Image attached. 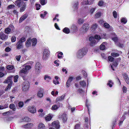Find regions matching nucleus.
I'll return each instance as SVG.
<instances>
[{
  "instance_id": "1",
  "label": "nucleus",
  "mask_w": 129,
  "mask_h": 129,
  "mask_svg": "<svg viewBox=\"0 0 129 129\" xmlns=\"http://www.w3.org/2000/svg\"><path fill=\"white\" fill-rule=\"evenodd\" d=\"M87 48L84 47L79 50L77 53V57L79 58H82L86 54L87 51Z\"/></svg>"
},
{
  "instance_id": "2",
  "label": "nucleus",
  "mask_w": 129,
  "mask_h": 129,
  "mask_svg": "<svg viewBox=\"0 0 129 129\" xmlns=\"http://www.w3.org/2000/svg\"><path fill=\"white\" fill-rule=\"evenodd\" d=\"M101 39L100 36L99 35H96L94 36V38L93 37H90L89 39V41L90 42V45L91 46H93L95 45L97 43V40H100Z\"/></svg>"
},
{
  "instance_id": "3",
  "label": "nucleus",
  "mask_w": 129,
  "mask_h": 129,
  "mask_svg": "<svg viewBox=\"0 0 129 129\" xmlns=\"http://www.w3.org/2000/svg\"><path fill=\"white\" fill-rule=\"evenodd\" d=\"M50 54V52L46 49H45L43 54V58L44 60H47Z\"/></svg>"
},
{
  "instance_id": "4",
  "label": "nucleus",
  "mask_w": 129,
  "mask_h": 129,
  "mask_svg": "<svg viewBox=\"0 0 129 129\" xmlns=\"http://www.w3.org/2000/svg\"><path fill=\"white\" fill-rule=\"evenodd\" d=\"M89 28V25L87 23H85L83 25L80 30L83 33H85L88 30Z\"/></svg>"
},
{
  "instance_id": "5",
  "label": "nucleus",
  "mask_w": 129,
  "mask_h": 129,
  "mask_svg": "<svg viewBox=\"0 0 129 129\" xmlns=\"http://www.w3.org/2000/svg\"><path fill=\"white\" fill-rule=\"evenodd\" d=\"M23 86L22 88V90L23 91H26L27 90L29 87V83L28 81H26L24 82Z\"/></svg>"
},
{
  "instance_id": "6",
  "label": "nucleus",
  "mask_w": 129,
  "mask_h": 129,
  "mask_svg": "<svg viewBox=\"0 0 129 129\" xmlns=\"http://www.w3.org/2000/svg\"><path fill=\"white\" fill-rule=\"evenodd\" d=\"M14 26L11 24L8 27L6 28L5 30V33L8 34L10 33V32L14 31Z\"/></svg>"
},
{
  "instance_id": "7",
  "label": "nucleus",
  "mask_w": 129,
  "mask_h": 129,
  "mask_svg": "<svg viewBox=\"0 0 129 129\" xmlns=\"http://www.w3.org/2000/svg\"><path fill=\"white\" fill-rule=\"evenodd\" d=\"M15 3L16 5L18 7H20L26 4V3L24 2L22 0H17L15 1Z\"/></svg>"
},
{
  "instance_id": "8",
  "label": "nucleus",
  "mask_w": 129,
  "mask_h": 129,
  "mask_svg": "<svg viewBox=\"0 0 129 129\" xmlns=\"http://www.w3.org/2000/svg\"><path fill=\"white\" fill-rule=\"evenodd\" d=\"M13 78V76H11L7 78V79L4 82V83H10L9 84H12L13 83L12 80Z\"/></svg>"
},
{
  "instance_id": "9",
  "label": "nucleus",
  "mask_w": 129,
  "mask_h": 129,
  "mask_svg": "<svg viewBox=\"0 0 129 129\" xmlns=\"http://www.w3.org/2000/svg\"><path fill=\"white\" fill-rule=\"evenodd\" d=\"M59 118L61 120H62L63 122L66 121L67 119V115L66 114L64 113L59 115Z\"/></svg>"
},
{
  "instance_id": "10",
  "label": "nucleus",
  "mask_w": 129,
  "mask_h": 129,
  "mask_svg": "<svg viewBox=\"0 0 129 129\" xmlns=\"http://www.w3.org/2000/svg\"><path fill=\"white\" fill-rule=\"evenodd\" d=\"M8 36L5 34L3 32H1L0 33V39L1 40H6L7 39Z\"/></svg>"
},
{
  "instance_id": "11",
  "label": "nucleus",
  "mask_w": 129,
  "mask_h": 129,
  "mask_svg": "<svg viewBox=\"0 0 129 129\" xmlns=\"http://www.w3.org/2000/svg\"><path fill=\"white\" fill-rule=\"evenodd\" d=\"M28 111L31 113H34L36 112V108L34 106H29L28 107Z\"/></svg>"
},
{
  "instance_id": "12",
  "label": "nucleus",
  "mask_w": 129,
  "mask_h": 129,
  "mask_svg": "<svg viewBox=\"0 0 129 129\" xmlns=\"http://www.w3.org/2000/svg\"><path fill=\"white\" fill-rule=\"evenodd\" d=\"M41 67V64L39 62H37L36 63L35 66V69L36 72L37 73H39L40 71V68Z\"/></svg>"
},
{
  "instance_id": "13",
  "label": "nucleus",
  "mask_w": 129,
  "mask_h": 129,
  "mask_svg": "<svg viewBox=\"0 0 129 129\" xmlns=\"http://www.w3.org/2000/svg\"><path fill=\"white\" fill-rule=\"evenodd\" d=\"M52 125L53 127H55L57 129L59 128V123L58 121L53 122L52 123Z\"/></svg>"
},
{
  "instance_id": "14",
  "label": "nucleus",
  "mask_w": 129,
  "mask_h": 129,
  "mask_svg": "<svg viewBox=\"0 0 129 129\" xmlns=\"http://www.w3.org/2000/svg\"><path fill=\"white\" fill-rule=\"evenodd\" d=\"M123 78L125 80L127 84L129 83V79L128 75L126 73H124L122 74Z\"/></svg>"
},
{
  "instance_id": "15",
  "label": "nucleus",
  "mask_w": 129,
  "mask_h": 129,
  "mask_svg": "<svg viewBox=\"0 0 129 129\" xmlns=\"http://www.w3.org/2000/svg\"><path fill=\"white\" fill-rule=\"evenodd\" d=\"M28 16V14H25L21 17L19 21V23H21L25 20L27 17Z\"/></svg>"
},
{
  "instance_id": "16",
  "label": "nucleus",
  "mask_w": 129,
  "mask_h": 129,
  "mask_svg": "<svg viewBox=\"0 0 129 129\" xmlns=\"http://www.w3.org/2000/svg\"><path fill=\"white\" fill-rule=\"evenodd\" d=\"M33 124L32 123H28L24 125L21 126L22 127H23L25 128H28L33 127Z\"/></svg>"
},
{
  "instance_id": "17",
  "label": "nucleus",
  "mask_w": 129,
  "mask_h": 129,
  "mask_svg": "<svg viewBox=\"0 0 129 129\" xmlns=\"http://www.w3.org/2000/svg\"><path fill=\"white\" fill-rule=\"evenodd\" d=\"M16 48L18 49H20L23 47V43L18 41L16 44Z\"/></svg>"
},
{
  "instance_id": "18",
  "label": "nucleus",
  "mask_w": 129,
  "mask_h": 129,
  "mask_svg": "<svg viewBox=\"0 0 129 129\" xmlns=\"http://www.w3.org/2000/svg\"><path fill=\"white\" fill-rule=\"evenodd\" d=\"M32 42L31 39L30 38L28 39L25 42V45L26 47H28L31 46Z\"/></svg>"
},
{
  "instance_id": "19",
  "label": "nucleus",
  "mask_w": 129,
  "mask_h": 129,
  "mask_svg": "<svg viewBox=\"0 0 129 129\" xmlns=\"http://www.w3.org/2000/svg\"><path fill=\"white\" fill-rule=\"evenodd\" d=\"M43 89L40 88V90L38 92L37 94L38 96L40 98L42 97L43 96Z\"/></svg>"
},
{
  "instance_id": "20",
  "label": "nucleus",
  "mask_w": 129,
  "mask_h": 129,
  "mask_svg": "<svg viewBox=\"0 0 129 129\" xmlns=\"http://www.w3.org/2000/svg\"><path fill=\"white\" fill-rule=\"evenodd\" d=\"M73 77H69V79L67 80L66 84V85L67 87H69L70 86V83L73 80Z\"/></svg>"
},
{
  "instance_id": "21",
  "label": "nucleus",
  "mask_w": 129,
  "mask_h": 129,
  "mask_svg": "<svg viewBox=\"0 0 129 129\" xmlns=\"http://www.w3.org/2000/svg\"><path fill=\"white\" fill-rule=\"evenodd\" d=\"M30 119L28 117H26L22 118L21 120V122L29 121L30 120Z\"/></svg>"
},
{
  "instance_id": "22",
  "label": "nucleus",
  "mask_w": 129,
  "mask_h": 129,
  "mask_svg": "<svg viewBox=\"0 0 129 129\" xmlns=\"http://www.w3.org/2000/svg\"><path fill=\"white\" fill-rule=\"evenodd\" d=\"M45 126L42 123H40L38 125V129H45Z\"/></svg>"
},
{
  "instance_id": "23",
  "label": "nucleus",
  "mask_w": 129,
  "mask_h": 129,
  "mask_svg": "<svg viewBox=\"0 0 129 129\" xmlns=\"http://www.w3.org/2000/svg\"><path fill=\"white\" fill-rule=\"evenodd\" d=\"M72 31L74 32H76L77 30V29L76 26L75 25H73L71 27Z\"/></svg>"
},
{
  "instance_id": "24",
  "label": "nucleus",
  "mask_w": 129,
  "mask_h": 129,
  "mask_svg": "<svg viewBox=\"0 0 129 129\" xmlns=\"http://www.w3.org/2000/svg\"><path fill=\"white\" fill-rule=\"evenodd\" d=\"M63 32L66 34H68L70 32L69 29L67 27L64 28L63 30Z\"/></svg>"
},
{
  "instance_id": "25",
  "label": "nucleus",
  "mask_w": 129,
  "mask_h": 129,
  "mask_svg": "<svg viewBox=\"0 0 129 129\" xmlns=\"http://www.w3.org/2000/svg\"><path fill=\"white\" fill-rule=\"evenodd\" d=\"M26 8V4H24L22 6V7L20 8V12H21L24 11L25 10Z\"/></svg>"
},
{
  "instance_id": "26",
  "label": "nucleus",
  "mask_w": 129,
  "mask_h": 129,
  "mask_svg": "<svg viewBox=\"0 0 129 129\" xmlns=\"http://www.w3.org/2000/svg\"><path fill=\"white\" fill-rule=\"evenodd\" d=\"M31 41L32 42V46H35L37 42V39L35 38H33L31 40Z\"/></svg>"
},
{
  "instance_id": "27",
  "label": "nucleus",
  "mask_w": 129,
  "mask_h": 129,
  "mask_svg": "<svg viewBox=\"0 0 129 129\" xmlns=\"http://www.w3.org/2000/svg\"><path fill=\"white\" fill-rule=\"evenodd\" d=\"M80 85L83 87H85L86 85V83L84 81H81L80 82Z\"/></svg>"
},
{
  "instance_id": "28",
  "label": "nucleus",
  "mask_w": 129,
  "mask_h": 129,
  "mask_svg": "<svg viewBox=\"0 0 129 129\" xmlns=\"http://www.w3.org/2000/svg\"><path fill=\"white\" fill-rule=\"evenodd\" d=\"M101 12H97L95 14L94 17L96 18H99L101 16Z\"/></svg>"
},
{
  "instance_id": "29",
  "label": "nucleus",
  "mask_w": 129,
  "mask_h": 129,
  "mask_svg": "<svg viewBox=\"0 0 129 129\" xmlns=\"http://www.w3.org/2000/svg\"><path fill=\"white\" fill-rule=\"evenodd\" d=\"M10 108L13 109V110L14 111L16 110V108L15 107V105L14 104H11L9 106Z\"/></svg>"
},
{
  "instance_id": "30",
  "label": "nucleus",
  "mask_w": 129,
  "mask_h": 129,
  "mask_svg": "<svg viewBox=\"0 0 129 129\" xmlns=\"http://www.w3.org/2000/svg\"><path fill=\"white\" fill-rule=\"evenodd\" d=\"M12 113L11 111H10L4 113L3 114L4 115H9L11 114Z\"/></svg>"
},
{
  "instance_id": "31",
  "label": "nucleus",
  "mask_w": 129,
  "mask_h": 129,
  "mask_svg": "<svg viewBox=\"0 0 129 129\" xmlns=\"http://www.w3.org/2000/svg\"><path fill=\"white\" fill-rule=\"evenodd\" d=\"M64 97V95H62V96L57 98L56 100L57 101H61L63 100Z\"/></svg>"
},
{
  "instance_id": "32",
  "label": "nucleus",
  "mask_w": 129,
  "mask_h": 129,
  "mask_svg": "<svg viewBox=\"0 0 129 129\" xmlns=\"http://www.w3.org/2000/svg\"><path fill=\"white\" fill-rule=\"evenodd\" d=\"M11 85L12 84H9L7 86V87L5 88V91H6L10 89L11 88Z\"/></svg>"
},
{
  "instance_id": "33",
  "label": "nucleus",
  "mask_w": 129,
  "mask_h": 129,
  "mask_svg": "<svg viewBox=\"0 0 129 129\" xmlns=\"http://www.w3.org/2000/svg\"><path fill=\"white\" fill-rule=\"evenodd\" d=\"M105 43V42H103L100 46V49L102 50H104L105 48V46L103 44Z\"/></svg>"
},
{
  "instance_id": "34",
  "label": "nucleus",
  "mask_w": 129,
  "mask_h": 129,
  "mask_svg": "<svg viewBox=\"0 0 129 129\" xmlns=\"http://www.w3.org/2000/svg\"><path fill=\"white\" fill-rule=\"evenodd\" d=\"M84 22V20L83 18H80L78 19V23L79 24H83Z\"/></svg>"
},
{
  "instance_id": "35",
  "label": "nucleus",
  "mask_w": 129,
  "mask_h": 129,
  "mask_svg": "<svg viewBox=\"0 0 129 129\" xmlns=\"http://www.w3.org/2000/svg\"><path fill=\"white\" fill-rule=\"evenodd\" d=\"M26 38L23 37H22L19 41L21 43H23V42H24L26 40Z\"/></svg>"
},
{
  "instance_id": "36",
  "label": "nucleus",
  "mask_w": 129,
  "mask_h": 129,
  "mask_svg": "<svg viewBox=\"0 0 129 129\" xmlns=\"http://www.w3.org/2000/svg\"><path fill=\"white\" fill-rule=\"evenodd\" d=\"M52 118V116L50 115L47 116L45 118V119L47 121H50Z\"/></svg>"
},
{
  "instance_id": "37",
  "label": "nucleus",
  "mask_w": 129,
  "mask_h": 129,
  "mask_svg": "<svg viewBox=\"0 0 129 129\" xmlns=\"http://www.w3.org/2000/svg\"><path fill=\"white\" fill-rule=\"evenodd\" d=\"M113 82L111 80H109L108 81V82L107 83L108 85H109V87H111L112 86V84H113Z\"/></svg>"
},
{
  "instance_id": "38",
  "label": "nucleus",
  "mask_w": 129,
  "mask_h": 129,
  "mask_svg": "<svg viewBox=\"0 0 129 129\" xmlns=\"http://www.w3.org/2000/svg\"><path fill=\"white\" fill-rule=\"evenodd\" d=\"M119 54L116 53H111V55L114 57H116L119 56Z\"/></svg>"
},
{
  "instance_id": "39",
  "label": "nucleus",
  "mask_w": 129,
  "mask_h": 129,
  "mask_svg": "<svg viewBox=\"0 0 129 129\" xmlns=\"http://www.w3.org/2000/svg\"><path fill=\"white\" fill-rule=\"evenodd\" d=\"M47 3L46 0H40V3L42 5L45 4Z\"/></svg>"
},
{
  "instance_id": "40",
  "label": "nucleus",
  "mask_w": 129,
  "mask_h": 129,
  "mask_svg": "<svg viewBox=\"0 0 129 129\" xmlns=\"http://www.w3.org/2000/svg\"><path fill=\"white\" fill-rule=\"evenodd\" d=\"M18 105L20 108H22L23 105V103L22 102H20L18 103Z\"/></svg>"
},
{
  "instance_id": "41",
  "label": "nucleus",
  "mask_w": 129,
  "mask_h": 129,
  "mask_svg": "<svg viewBox=\"0 0 129 129\" xmlns=\"http://www.w3.org/2000/svg\"><path fill=\"white\" fill-rule=\"evenodd\" d=\"M108 59L109 61L112 62L114 61V58L112 56H109L108 57Z\"/></svg>"
},
{
  "instance_id": "42",
  "label": "nucleus",
  "mask_w": 129,
  "mask_h": 129,
  "mask_svg": "<svg viewBox=\"0 0 129 129\" xmlns=\"http://www.w3.org/2000/svg\"><path fill=\"white\" fill-rule=\"evenodd\" d=\"M95 9V8H92L89 11V13L91 14H92L94 12Z\"/></svg>"
},
{
  "instance_id": "43",
  "label": "nucleus",
  "mask_w": 129,
  "mask_h": 129,
  "mask_svg": "<svg viewBox=\"0 0 129 129\" xmlns=\"http://www.w3.org/2000/svg\"><path fill=\"white\" fill-rule=\"evenodd\" d=\"M7 69L9 70L12 69L13 68V67L12 66L8 65L7 67Z\"/></svg>"
},
{
  "instance_id": "44",
  "label": "nucleus",
  "mask_w": 129,
  "mask_h": 129,
  "mask_svg": "<svg viewBox=\"0 0 129 129\" xmlns=\"http://www.w3.org/2000/svg\"><path fill=\"white\" fill-rule=\"evenodd\" d=\"M78 2L76 3L73 6V8L77 10L78 8Z\"/></svg>"
},
{
  "instance_id": "45",
  "label": "nucleus",
  "mask_w": 129,
  "mask_h": 129,
  "mask_svg": "<svg viewBox=\"0 0 129 129\" xmlns=\"http://www.w3.org/2000/svg\"><path fill=\"white\" fill-rule=\"evenodd\" d=\"M51 108L52 110H56L58 108V107H57V105H53L52 106Z\"/></svg>"
},
{
  "instance_id": "46",
  "label": "nucleus",
  "mask_w": 129,
  "mask_h": 129,
  "mask_svg": "<svg viewBox=\"0 0 129 129\" xmlns=\"http://www.w3.org/2000/svg\"><path fill=\"white\" fill-rule=\"evenodd\" d=\"M35 5L36 6L37 10H39L40 9V7L41 6L40 4H36Z\"/></svg>"
},
{
  "instance_id": "47",
  "label": "nucleus",
  "mask_w": 129,
  "mask_h": 129,
  "mask_svg": "<svg viewBox=\"0 0 129 129\" xmlns=\"http://www.w3.org/2000/svg\"><path fill=\"white\" fill-rule=\"evenodd\" d=\"M18 76L17 75L15 76L14 77V82H16L17 81V79L18 78Z\"/></svg>"
},
{
  "instance_id": "48",
  "label": "nucleus",
  "mask_w": 129,
  "mask_h": 129,
  "mask_svg": "<svg viewBox=\"0 0 129 129\" xmlns=\"http://www.w3.org/2000/svg\"><path fill=\"white\" fill-rule=\"evenodd\" d=\"M113 15L114 17L116 18L117 17V13L115 11H114L113 12Z\"/></svg>"
},
{
  "instance_id": "49",
  "label": "nucleus",
  "mask_w": 129,
  "mask_h": 129,
  "mask_svg": "<svg viewBox=\"0 0 129 129\" xmlns=\"http://www.w3.org/2000/svg\"><path fill=\"white\" fill-rule=\"evenodd\" d=\"M16 38L15 36H12L11 39V41L12 42H15L16 40Z\"/></svg>"
},
{
  "instance_id": "50",
  "label": "nucleus",
  "mask_w": 129,
  "mask_h": 129,
  "mask_svg": "<svg viewBox=\"0 0 129 129\" xmlns=\"http://www.w3.org/2000/svg\"><path fill=\"white\" fill-rule=\"evenodd\" d=\"M63 54V53L61 52H60L59 53H58L57 55L58 57L59 58H61L62 57V56L61 55H62Z\"/></svg>"
},
{
  "instance_id": "51",
  "label": "nucleus",
  "mask_w": 129,
  "mask_h": 129,
  "mask_svg": "<svg viewBox=\"0 0 129 129\" xmlns=\"http://www.w3.org/2000/svg\"><path fill=\"white\" fill-rule=\"evenodd\" d=\"M84 127L85 129H88L89 125L88 123H85L84 125Z\"/></svg>"
},
{
  "instance_id": "52",
  "label": "nucleus",
  "mask_w": 129,
  "mask_h": 129,
  "mask_svg": "<svg viewBox=\"0 0 129 129\" xmlns=\"http://www.w3.org/2000/svg\"><path fill=\"white\" fill-rule=\"evenodd\" d=\"M18 88L17 87H15L12 90V92L13 93H14L16 92Z\"/></svg>"
},
{
  "instance_id": "53",
  "label": "nucleus",
  "mask_w": 129,
  "mask_h": 129,
  "mask_svg": "<svg viewBox=\"0 0 129 129\" xmlns=\"http://www.w3.org/2000/svg\"><path fill=\"white\" fill-rule=\"evenodd\" d=\"M121 22L123 23L124 24H125L127 22V20L125 18H123L121 19Z\"/></svg>"
},
{
  "instance_id": "54",
  "label": "nucleus",
  "mask_w": 129,
  "mask_h": 129,
  "mask_svg": "<svg viewBox=\"0 0 129 129\" xmlns=\"http://www.w3.org/2000/svg\"><path fill=\"white\" fill-rule=\"evenodd\" d=\"M21 57V56L20 55L18 56H15L16 59V60L18 61H19L20 60Z\"/></svg>"
},
{
  "instance_id": "55",
  "label": "nucleus",
  "mask_w": 129,
  "mask_h": 129,
  "mask_svg": "<svg viewBox=\"0 0 129 129\" xmlns=\"http://www.w3.org/2000/svg\"><path fill=\"white\" fill-rule=\"evenodd\" d=\"M109 25L107 23H104V26L105 28H108L109 27Z\"/></svg>"
},
{
  "instance_id": "56",
  "label": "nucleus",
  "mask_w": 129,
  "mask_h": 129,
  "mask_svg": "<svg viewBox=\"0 0 129 129\" xmlns=\"http://www.w3.org/2000/svg\"><path fill=\"white\" fill-rule=\"evenodd\" d=\"M122 90L124 93H126L127 91V88L125 86H123L122 87Z\"/></svg>"
},
{
  "instance_id": "57",
  "label": "nucleus",
  "mask_w": 129,
  "mask_h": 129,
  "mask_svg": "<svg viewBox=\"0 0 129 129\" xmlns=\"http://www.w3.org/2000/svg\"><path fill=\"white\" fill-rule=\"evenodd\" d=\"M27 71L26 70V69L24 68H23L21 71V72L24 73H26L27 72Z\"/></svg>"
},
{
  "instance_id": "58",
  "label": "nucleus",
  "mask_w": 129,
  "mask_h": 129,
  "mask_svg": "<svg viewBox=\"0 0 129 129\" xmlns=\"http://www.w3.org/2000/svg\"><path fill=\"white\" fill-rule=\"evenodd\" d=\"M31 68V67L30 66H25V68L26 69V70L27 71L29 70Z\"/></svg>"
},
{
  "instance_id": "59",
  "label": "nucleus",
  "mask_w": 129,
  "mask_h": 129,
  "mask_svg": "<svg viewBox=\"0 0 129 129\" xmlns=\"http://www.w3.org/2000/svg\"><path fill=\"white\" fill-rule=\"evenodd\" d=\"M117 45L120 47H122L123 46V44H121L119 43H118L117 44Z\"/></svg>"
},
{
  "instance_id": "60",
  "label": "nucleus",
  "mask_w": 129,
  "mask_h": 129,
  "mask_svg": "<svg viewBox=\"0 0 129 129\" xmlns=\"http://www.w3.org/2000/svg\"><path fill=\"white\" fill-rule=\"evenodd\" d=\"M103 1H99L98 3V5L99 6H102V5H103Z\"/></svg>"
},
{
  "instance_id": "61",
  "label": "nucleus",
  "mask_w": 129,
  "mask_h": 129,
  "mask_svg": "<svg viewBox=\"0 0 129 129\" xmlns=\"http://www.w3.org/2000/svg\"><path fill=\"white\" fill-rule=\"evenodd\" d=\"M118 65V63H117V62L116 61H115V62H114L113 64V66L115 67H117Z\"/></svg>"
},
{
  "instance_id": "62",
  "label": "nucleus",
  "mask_w": 129,
  "mask_h": 129,
  "mask_svg": "<svg viewBox=\"0 0 129 129\" xmlns=\"http://www.w3.org/2000/svg\"><path fill=\"white\" fill-rule=\"evenodd\" d=\"M80 126L79 124H76L75 126V129H78Z\"/></svg>"
},
{
  "instance_id": "63",
  "label": "nucleus",
  "mask_w": 129,
  "mask_h": 129,
  "mask_svg": "<svg viewBox=\"0 0 129 129\" xmlns=\"http://www.w3.org/2000/svg\"><path fill=\"white\" fill-rule=\"evenodd\" d=\"M14 7V6L13 5H10L9 6L7 7V9H11Z\"/></svg>"
},
{
  "instance_id": "64",
  "label": "nucleus",
  "mask_w": 129,
  "mask_h": 129,
  "mask_svg": "<svg viewBox=\"0 0 129 129\" xmlns=\"http://www.w3.org/2000/svg\"><path fill=\"white\" fill-rule=\"evenodd\" d=\"M97 26V25L96 24H94L92 26V28L93 29L96 28Z\"/></svg>"
}]
</instances>
